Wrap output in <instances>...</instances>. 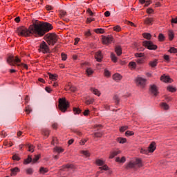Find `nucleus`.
<instances>
[{"label":"nucleus","instance_id":"nucleus-1","mask_svg":"<svg viewBox=\"0 0 177 177\" xmlns=\"http://www.w3.org/2000/svg\"><path fill=\"white\" fill-rule=\"evenodd\" d=\"M53 29L52 24L36 21L29 26L28 29L24 26H20L16 32L19 37H30V35H34V37H44L46 32H49Z\"/></svg>","mask_w":177,"mask_h":177},{"label":"nucleus","instance_id":"nucleus-2","mask_svg":"<svg viewBox=\"0 0 177 177\" xmlns=\"http://www.w3.org/2000/svg\"><path fill=\"white\" fill-rule=\"evenodd\" d=\"M8 63L10 66H17V67H21L22 68H25L26 70H28V66L27 64L21 63V60L19 58V57L10 56L7 59ZM21 63V64H19Z\"/></svg>","mask_w":177,"mask_h":177},{"label":"nucleus","instance_id":"nucleus-3","mask_svg":"<svg viewBox=\"0 0 177 177\" xmlns=\"http://www.w3.org/2000/svg\"><path fill=\"white\" fill-rule=\"evenodd\" d=\"M140 167H143V163L142 162V160L139 158H136L135 160H133L130 161L127 165H126V169H136L138 168H140Z\"/></svg>","mask_w":177,"mask_h":177},{"label":"nucleus","instance_id":"nucleus-4","mask_svg":"<svg viewBox=\"0 0 177 177\" xmlns=\"http://www.w3.org/2000/svg\"><path fill=\"white\" fill-rule=\"evenodd\" d=\"M48 45H55L57 42L59 37L55 33H48L44 36Z\"/></svg>","mask_w":177,"mask_h":177},{"label":"nucleus","instance_id":"nucleus-5","mask_svg":"<svg viewBox=\"0 0 177 177\" xmlns=\"http://www.w3.org/2000/svg\"><path fill=\"white\" fill-rule=\"evenodd\" d=\"M68 107H70V104L66 98H59V109L62 113H66Z\"/></svg>","mask_w":177,"mask_h":177},{"label":"nucleus","instance_id":"nucleus-6","mask_svg":"<svg viewBox=\"0 0 177 177\" xmlns=\"http://www.w3.org/2000/svg\"><path fill=\"white\" fill-rule=\"evenodd\" d=\"M40 52L42 53H50V49H49V46L45 41H42L39 46Z\"/></svg>","mask_w":177,"mask_h":177},{"label":"nucleus","instance_id":"nucleus-7","mask_svg":"<svg viewBox=\"0 0 177 177\" xmlns=\"http://www.w3.org/2000/svg\"><path fill=\"white\" fill-rule=\"evenodd\" d=\"M143 46L149 49V50H156L157 49V45H154L151 41H143Z\"/></svg>","mask_w":177,"mask_h":177},{"label":"nucleus","instance_id":"nucleus-8","mask_svg":"<svg viewBox=\"0 0 177 177\" xmlns=\"http://www.w3.org/2000/svg\"><path fill=\"white\" fill-rule=\"evenodd\" d=\"M136 82L138 86H140V88H145V85H146V79L138 77L136 78Z\"/></svg>","mask_w":177,"mask_h":177},{"label":"nucleus","instance_id":"nucleus-9","mask_svg":"<svg viewBox=\"0 0 177 177\" xmlns=\"http://www.w3.org/2000/svg\"><path fill=\"white\" fill-rule=\"evenodd\" d=\"M102 42L105 45H109L111 42H113V36L108 35V36H104L102 37Z\"/></svg>","mask_w":177,"mask_h":177},{"label":"nucleus","instance_id":"nucleus-10","mask_svg":"<svg viewBox=\"0 0 177 177\" xmlns=\"http://www.w3.org/2000/svg\"><path fill=\"white\" fill-rule=\"evenodd\" d=\"M95 59L99 62L103 60V54H102V51H97L95 53Z\"/></svg>","mask_w":177,"mask_h":177},{"label":"nucleus","instance_id":"nucleus-11","mask_svg":"<svg viewBox=\"0 0 177 177\" xmlns=\"http://www.w3.org/2000/svg\"><path fill=\"white\" fill-rule=\"evenodd\" d=\"M150 92L151 93H152V95H153L154 96H157V95L158 94V90L157 89V86L156 85H151L150 87Z\"/></svg>","mask_w":177,"mask_h":177},{"label":"nucleus","instance_id":"nucleus-12","mask_svg":"<svg viewBox=\"0 0 177 177\" xmlns=\"http://www.w3.org/2000/svg\"><path fill=\"white\" fill-rule=\"evenodd\" d=\"M160 80H161L163 82H167V83H171V82H172V80L170 79V77H169V76L162 75V77H160Z\"/></svg>","mask_w":177,"mask_h":177},{"label":"nucleus","instance_id":"nucleus-13","mask_svg":"<svg viewBox=\"0 0 177 177\" xmlns=\"http://www.w3.org/2000/svg\"><path fill=\"white\" fill-rule=\"evenodd\" d=\"M115 52L117 54V56H121L122 55V48H121V46H116L115 47Z\"/></svg>","mask_w":177,"mask_h":177},{"label":"nucleus","instance_id":"nucleus-14","mask_svg":"<svg viewBox=\"0 0 177 177\" xmlns=\"http://www.w3.org/2000/svg\"><path fill=\"white\" fill-rule=\"evenodd\" d=\"M121 151L120 150H115L111 152V154L109 156V158L112 159L114 158L116 156H118V154H120Z\"/></svg>","mask_w":177,"mask_h":177},{"label":"nucleus","instance_id":"nucleus-15","mask_svg":"<svg viewBox=\"0 0 177 177\" xmlns=\"http://www.w3.org/2000/svg\"><path fill=\"white\" fill-rule=\"evenodd\" d=\"M147 150L149 153H153L154 150H156V142H151L149 145Z\"/></svg>","mask_w":177,"mask_h":177},{"label":"nucleus","instance_id":"nucleus-16","mask_svg":"<svg viewBox=\"0 0 177 177\" xmlns=\"http://www.w3.org/2000/svg\"><path fill=\"white\" fill-rule=\"evenodd\" d=\"M11 171V176H16L17 175V172H20V169L18 167H15L10 169Z\"/></svg>","mask_w":177,"mask_h":177},{"label":"nucleus","instance_id":"nucleus-17","mask_svg":"<svg viewBox=\"0 0 177 177\" xmlns=\"http://www.w3.org/2000/svg\"><path fill=\"white\" fill-rule=\"evenodd\" d=\"M153 22H154V18H147L145 20V24H147V26L153 25Z\"/></svg>","mask_w":177,"mask_h":177},{"label":"nucleus","instance_id":"nucleus-18","mask_svg":"<svg viewBox=\"0 0 177 177\" xmlns=\"http://www.w3.org/2000/svg\"><path fill=\"white\" fill-rule=\"evenodd\" d=\"M67 15V12H66L65 10H59V15L61 19H63V20H64V21H68V20L67 19H64V16H66Z\"/></svg>","mask_w":177,"mask_h":177},{"label":"nucleus","instance_id":"nucleus-19","mask_svg":"<svg viewBox=\"0 0 177 177\" xmlns=\"http://www.w3.org/2000/svg\"><path fill=\"white\" fill-rule=\"evenodd\" d=\"M54 153H57L58 154H60V153H63L64 151V149L60 147H55L53 149Z\"/></svg>","mask_w":177,"mask_h":177},{"label":"nucleus","instance_id":"nucleus-20","mask_svg":"<svg viewBox=\"0 0 177 177\" xmlns=\"http://www.w3.org/2000/svg\"><path fill=\"white\" fill-rule=\"evenodd\" d=\"M121 78H122V77L121 76V75L118 74V73H116V74H114L113 75V79L115 80V81H120L121 80Z\"/></svg>","mask_w":177,"mask_h":177},{"label":"nucleus","instance_id":"nucleus-21","mask_svg":"<svg viewBox=\"0 0 177 177\" xmlns=\"http://www.w3.org/2000/svg\"><path fill=\"white\" fill-rule=\"evenodd\" d=\"M50 80H52V81H57V74H51L48 73Z\"/></svg>","mask_w":177,"mask_h":177},{"label":"nucleus","instance_id":"nucleus-22","mask_svg":"<svg viewBox=\"0 0 177 177\" xmlns=\"http://www.w3.org/2000/svg\"><path fill=\"white\" fill-rule=\"evenodd\" d=\"M160 106L162 107V109L163 110H169V105H168L167 103L165 102H162L160 104Z\"/></svg>","mask_w":177,"mask_h":177},{"label":"nucleus","instance_id":"nucleus-23","mask_svg":"<svg viewBox=\"0 0 177 177\" xmlns=\"http://www.w3.org/2000/svg\"><path fill=\"white\" fill-rule=\"evenodd\" d=\"M30 162H32V158H31V156H28V158L24 160V164L27 165L30 164Z\"/></svg>","mask_w":177,"mask_h":177},{"label":"nucleus","instance_id":"nucleus-24","mask_svg":"<svg viewBox=\"0 0 177 177\" xmlns=\"http://www.w3.org/2000/svg\"><path fill=\"white\" fill-rule=\"evenodd\" d=\"M91 92H93V93H94V95H96L97 96H100V92H99V90L94 88H91Z\"/></svg>","mask_w":177,"mask_h":177},{"label":"nucleus","instance_id":"nucleus-25","mask_svg":"<svg viewBox=\"0 0 177 177\" xmlns=\"http://www.w3.org/2000/svg\"><path fill=\"white\" fill-rule=\"evenodd\" d=\"M168 35H169V41H172V39H174V38L175 37L174 35V31H172V30L169 31Z\"/></svg>","mask_w":177,"mask_h":177},{"label":"nucleus","instance_id":"nucleus-26","mask_svg":"<svg viewBox=\"0 0 177 177\" xmlns=\"http://www.w3.org/2000/svg\"><path fill=\"white\" fill-rule=\"evenodd\" d=\"M126 161L125 157H122L121 158L120 157L116 158L115 162H124Z\"/></svg>","mask_w":177,"mask_h":177},{"label":"nucleus","instance_id":"nucleus-27","mask_svg":"<svg viewBox=\"0 0 177 177\" xmlns=\"http://www.w3.org/2000/svg\"><path fill=\"white\" fill-rule=\"evenodd\" d=\"M158 62H157V59H155L153 61H151L149 63V65L151 66V67H156L157 66V64Z\"/></svg>","mask_w":177,"mask_h":177},{"label":"nucleus","instance_id":"nucleus-28","mask_svg":"<svg viewBox=\"0 0 177 177\" xmlns=\"http://www.w3.org/2000/svg\"><path fill=\"white\" fill-rule=\"evenodd\" d=\"M96 34H104V29L103 28H97L95 30Z\"/></svg>","mask_w":177,"mask_h":177},{"label":"nucleus","instance_id":"nucleus-29","mask_svg":"<svg viewBox=\"0 0 177 177\" xmlns=\"http://www.w3.org/2000/svg\"><path fill=\"white\" fill-rule=\"evenodd\" d=\"M41 157V155H36L35 156V158L32 159V164H35L38 160H39V158Z\"/></svg>","mask_w":177,"mask_h":177},{"label":"nucleus","instance_id":"nucleus-30","mask_svg":"<svg viewBox=\"0 0 177 177\" xmlns=\"http://www.w3.org/2000/svg\"><path fill=\"white\" fill-rule=\"evenodd\" d=\"M142 36L146 39H151V34L150 33H143Z\"/></svg>","mask_w":177,"mask_h":177},{"label":"nucleus","instance_id":"nucleus-31","mask_svg":"<svg viewBox=\"0 0 177 177\" xmlns=\"http://www.w3.org/2000/svg\"><path fill=\"white\" fill-rule=\"evenodd\" d=\"M48 171H49L47 168L45 167H40L39 169V172L40 174H46V172H48Z\"/></svg>","mask_w":177,"mask_h":177},{"label":"nucleus","instance_id":"nucleus-32","mask_svg":"<svg viewBox=\"0 0 177 177\" xmlns=\"http://www.w3.org/2000/svg\"><path fill=\"white\" fill-rule=\"evenodd\" d=\"M86 73L88 76L92 75V74H93V70H92L91 68H88L86 70Z\"/></svg>","mask_w":177,"mask_h":177},{"label":"nucleus","instance_id":"nucleus-33","mask_svg":"<svg viewBox=\"0 0 177 177\" xmlns=\"http://www.w3.org/2000/svg\"><path fill=\"white\" fill-rule=\"evenodd\" d=\"M111 59L112 62H114V63H115V62H117V60H118V58L115 56V54H114V53L111 54Z\"/></svg>","mask_w":177,"mask_h":177},{"label":"nucleus","instance_id":"nucleus-34","mask_svg":"<svg viewBox=\"0 0 177 177\" xmlns=\"http://www.w3.org/2000/svg\"><path fill=\"white\" fill-rule=\"evenodd\" d=\"M130 68H136V62H131L129 64Z\"/></svg>","mask_w":177,"mask_h":177},{"label":"nucleus","instance_id":"nucleus-35","mask_svg":"<svg viewBox=\"0 0 177 177\" xmlns=\"http://www.w3.org/2000/svg\"><path fill=\"white\" fill-rule=\"evenodd\" d=\"M96 164L97 165H100V167H102V165H104V161H103L102 160H100V159H97L96 160Z\"/></svg>","mask_w":177,"mask_h":177},{"label":"nucleus","instance_id":"nucleus-36","mask_svg":"<svg viewBox=\"0 0 177 177\" xmlns=\"http://www.w3.org/2000/svg\"><path fill=\"white\" fill-rule=\"evenodd\" d=\"M158 39H159V41H160V42H162V41H165V37L164 36V35L162 33L159 34Z\"/></svg>","mask_w":177,"mask_h":177},{"label":"nucleus","instance_id":"nucleus-37","mask_svg":"<svg viewBox=\"0 0 177 177\" xmlns=\"http://www.w3.org/2000/svg\"><path fill=\"white\" fill-rule=\"evenodd\" d=\"M136 62L138 64H143V63H145V58H138Z\"/></svg>","mask_w":177,"mask_h":177},{"label":"nucleus","instance_id":"nucleus-38","mask_svg":"<svg viewBox=\"0 0 177 177\" xmlns=\"http://www.w3.org/2000/svg\"><path fill=\"white\" fill-rule=\"evenodd\" d=\"M117 142H118L119 143H125V142H127V139L122 138H118Z\"/></svg>","mask_w":177,"mask_h":177},{"label":"nucleus","instance_id":"nucleus-39","mask_svg":"<svg viewBox=\"0 0 177 177\" xmlns=\"http://www.w3.org/2000/svg\"><path fill=\"white\" fill-rule=\"evenodd\" d=\"M26 174L28 175H32V174H34V170L32 169V168H28L26 169Z\"/></svg>","mask_w":177,"mask_h":177},{"label":"nucleus","instance_id":"nucleus-40","mask_svg":"<svg viewBox=\"0 0 177 177\" xmlns=\"http://www.w3.org/2000/svg\"><path fill=\"white\" fill-rule=\"evenodd\" d=\"M113 100H115V103H116V104H118V103H120V97H118V95H114Z\"/></svg>","mask_w":177,"mask_h":177},{"label":"nucleus","instance_id":"nucleus-41","mask_svg":"<svg viewBox=\"0 0 177 177\" xmlns=\"http://www.w3.org/2000/svg\"><path fill=\"white\" fill-rule=\"evenodd\" d=\"M169 52L170 53H177V49L174 47H171L170 49L169 50Z\"/></svg>","mask_w":177,"mask_h":177},{"label":"nucleus","instance_id":"nucleus-42","mask_svg":"<svg viewBox=\"0 0 177 177\" xmlns=\"http://www.w3.org/2000/svg\"><path fill=\"white\" fill-rule=\"evenodd\" d=\"M28 151H31V153H34V145H28Z\"/></svg>","mask_w":177,"mask_h":177},{"label":"nucleus","instance_id":"nucleus-43","mask_svg":"<svg viewBox=\"0 0 177 177\" xmlns=\"http://www.w3.org/2000/svg\"><path fill=\"white\" fill-rule=\"evenodd\" d=\"M167 91H169V92H175L176 91V88L173 86H168Z\"/></svg>","mask_w":177,"mask_h":177},{"label":"nucleus","instance_id":"nucleus-44","mask_svg":"<svg viewBox=\"0 0 177 177\" xmlns=\"http://www.w3.org/2000/svg\"><path fill=\"white\" fill-rule=\"evenodd\" d=\"M136 57H143L145 56V54L142 53H137L135 54Z\"/></svg>","mask_w":177,"mask_h":177},{"label":"nucleus","instance_id":"nucleus-45","mask_svg":"<svg viewBox=\"0 0 177 177\" xmlns=\"http://www.w3.org/2000/svg\"><path fill=\"white\" fill-rule=\"evenodd\" d=\"M100 169H101V171H107V169H109V167L106 165H104V166L100 167Z\"/></svg>","mask_w":177,"mask_h":177},{"label":"nucleus","instance_id":"nucleus-46","mask_svg":"<svg viewBox=\"0 0 177 177\" xmlns=\"http://www.w3.org/2000/svg\"><path fill=\"white\" fill-rule=\"evenodd\" d=\"M73 112L75 114H80V113H81V109L78 108H73Z\"/></svg>","mask_w":177,"mask_h":177},{"label":"nucleus","instance_id":"nucleus-47","mask_svg":"<svg viewBox=\"0 0 177 177\" xmlns=\"http://www.w3.org/2000/svg\"><path fill=\"white\" fill-rule=\"evenodd\" d=\"M86 104L89 105V104H92V103H93V99H89V100H86L85 101Z\"/></svg>","mask_w":177,"mask_h":177},{"label":"nucleus","instance_id":"nucleus-48","mask_svg":"<svg viewBox=\"0 0 177 177\" xmlns=\"http://www.w3.org/2000/svg\"><path fill=\"white\" fill-rule=\"evenodd\" d=\"M127 129H128L127 126H123V127H120V132H125V131H127Z\"/></svg>","mask_w":177,"mask_h":177},{"label":"nucleus","instance_id":"nucleus-49","mask_svg":"<svg viewBox=\"0 0 177 177\" xmlns=\"http://www.w3.org/2000/svg\"><path fill=\"white\" fill-rule=\"evenodd\" d=\"M82 154H83V156H85L86 157H89L90 156L88 151H82Z\"/></svg>","mask_w":177,"mask_h":177},{"label":"nucleus","instance_id":"nucleus-50","mask_svg":"<svg viewBox=\"0 0 177 177\" xmlns=\"http://www.w3.org/2000/svg\"><path fill=\"white\" fill-rule=\"evenodd\" d=\"M12 160H14V161H19L20 160V158L17 155H14L12 156Z\"/></svg>","mask_w":177,"mask_h":177},{"label":"nucleus","instance_id":"nucleus-51","mask_svg":"<svg viewBox=\"0 0 177 177\" xmlns=\"http://www.w3.org/2000/svg\"><path fill=\"white\" fill-rule=\"evenodd\" d=\"M126 136H132L133 135V131H127L125 133Z\"/></svg>","mask_w":177,"mask_h":177},{"label":"nucleus","instance_id":"nucleus-52","mask_svg":"<svg viewBox=\"0 0 177 177\" xmlns=\"http://www.w3.org/2000/svg\"><path fill=\"white\" fill-rule=\"evenodd\" d=\"M113 30L114 31H117L118 32H119V31H121V27H120V26H116L113 27Z\"/></svg>","mask_w":177,"mask_h":177},{"label":"nucleus","instance_id":"nucleus-53","mask_svg":"<svg viewBox=\"0 0 177 177\" xmlns=\"http://www.w3.org/2000/svg\"><path fill=\"white\" fill-rule=\"evenodd\" d=\"M61 56H62V60H64V61L67 60V55H66V54H64V53H62L61 54Z\"/></svg>","mask_w":177,"mask_h":177},{"label":"nucleus","instance_id":"nucleus-54","mask_svg":"<svg viewBox=\"0 0 177 177\" xmlns=\"http://www.w3.org/2000/svg\"><path fill=\"white\" fill-rule=\"evenodd\" d=\"M49 132H50L49 130L45 129L44 130L43 133L45 136H49Z\"/></svg>","mask_w":177,"mask_h":177},{"label":"nucleus","instance_id":"nucleus-55","mask_svg":"<svg viewBox=\"0 0 177 177\" xmlns=\"http://www.w3.org/2000/svg\"><path fill=\"white\" fill-rule=\"evenodd\" d=\"M140 153H142V154H147V153H149V151L147 149H141Z\"/></svg>","mask_w":177,"mask_h":177},{"label":"nucleus","instance_id":"nucleus-56","mask_svg":"<svg viewBox=\"0 0 177 177\" xmlns=\"http://www.w3.org/2000/svg\"><path fill=\"white\" fill-rule=\"evenodd\" d=\"M31 111H32L31 107L27 106L26 109V112L27 113V114H30V113H31Z\"/></svg>","mask_w":177,"mask_h":177},{"label":"nucleus","instance_id":"nucleus-57","mask_svg":"<svg viewBox=\"0 0 177 177\" xmlns=\"http://www.w3.org/2000/svg\"><path fill=\"white\" fill-rule=\"evenodd\" d=\"M94 136H95V138H101V136H102V133H100V132L95 133H94Z\"/></svg>","mask_w":177,"mask_h":177},{"label":"nucleus","instance_id":"nucleus-58","mask_svg":"<svg viewBox=\"0 0 177 177\" xmlns=\"http://www.w3.org/2000/svg\"><path fill=\"white\" fill-rule=\"evenodd\" d=\"M104 75L105 77H110V71L105 70L104 71Z\"/></svg>","mask_w":177,"mask_h":177},{"label":"nucleus","instance_id":"nucleus-59","mask_svg":"<svg viewBox=\"0 0 177 177\" xmlns=\"http://www.w3.org/2000/svg\"><path fill=\"white\" fill-rule=\"evenodd\" d=\"M64 168H66V169H69L70 168H73L72 165H64Z\"/></svg>","mask_w":177,"mask_h":177},{"label":"nucleus","instance_id":"nucleus-60","mask_svg":"<svg viewBox=\"0 0 177 177\" xmlns=\"http://www.w3.org/2000/svg\"><path fill=\"white\" fill-rule=\"evenodd\" d=\"M46 9L47 10H52L53 9V8L51 6H49V5H46Z\"/></svg>","mask_w":177,"mask_h":177},{"label":"nucleus","instance_id":"nucleus-61","mask_svg":"<svg viewBox=\"0 0 177 177\" xmlns=\"http://www.w3.org/2000/svg\"><path fill=\"white\" fill-rule=\"evenodd\" d=\"M69 89L71 92H75V91H77V88H75V86H71Z\"/></svg>","mask_w":177,"mask_h":177},{"label":"nucleus","instance_id":"nucleus-62","mask_svg":"<svg viewBox=\"0 0 177 177\" xmlns=\"http://www.w3.org/2000/svg\"><path fill=\"white\" fill-rule=\"evenodd\" d=\"M46 92H48V93H50L52 92V88H50V87H46L45 88Z\"/></svg>","mask_w":177,"mask_h":177},{"label":"nucleus","instance_id":"nucleus-63","mask_svg":"<svg viewBox=\"0 0 177 177\" xmlns=\"http://www.w3.org/2000/svg\"><path fill=\"white\" fill-rule=\"evenodd\" d=\"M52 128L53 129H57V123H54L52 124Z\"/></svg>","mask_w":177,"mask_h":177},{"label":"nucleus","instance_id":"nucleus-64","mask_svg":"<svg viewBox=\"0 0 177 177\" xmlns=\"http://www.w3.org/2000/svg\"><path fill=\"white\" fill-rule=\"evenodd\" d=\"M150 0H145V6H149V5H150Z\"/></svg>","mask_w":177,"mask_h":177}]
</instances>
